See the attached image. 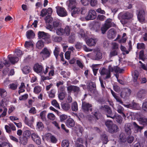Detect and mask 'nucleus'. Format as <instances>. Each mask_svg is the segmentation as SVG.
Wrapping results in <instances>:
<instances>
[{"label":"nucleus","mask_w":147,"mask_h":147,"mask_svg":"<svg viewBox=\"0 0 147 147\" xmlns=\"http://www.w3.org/2000/svg\"><path fill=\"white\" fill-rule=\"evenodd\" d=\"M132 115L134 117L135 119L137 120L140 124L144 125H147V118L140 113H133Z\"/></svg>","instance_id":"f257e3e1"},{"label":"nucleus","mask_w":147,"mask_h":147,"mask_svg":"<svg viewBox=\"0 0 147 147\" xmlns=\"http://www.w3.org/2000/svg\"><path fill=\"white\" fill-rule=\"evenodd\" d=\"M38 35L39 38L44 40L45 43L48 44L51 42L50 36L48 33L43 31H39L38 33Z\"/></svg>","instance_id":"f03ea898"},{"label":"nucleus","mask_w":147,"mask_h":147,"mask_svg":"<svg viewBox=\"0 0 147 147\" xmlns=\"http://www.w3.org/2000/svg\"><path fill=\"white\" fill-rule=\"evenodd\" d=\"M57 34L59 36L65 35L68 36L70 34V28L68 26H66L64 29L62 28H60L56 30Z\"/></svg>","instance_id":"7ed1b4c3"},{"label":"nucleus","mask_w":147,"mask_h":147,"mask_svg":"<svg viewBox=\"0 0 147 147\" xmlns=\"http://www.w3.org/2000/svg\"><path fill=\"white\" fill-rule=\"evenodd\" d=\"M57 14L61 17H65L67 16V12L65 9L63 7L57 6L56 7Z\"/></svg>","instance_id":"20e7f679"},{"label":"nucleus","mask_w":147,"mask_h":147,"mask_svg":"<svg viewBox=\"0 0 147 147\" xmlns=\"http://www.w3.org/2000/svg\"><path fill=\"white\" fill-rule=\"evenodd\" d=\"M123 105L126 107L135 110H140L141 109L139 104L134 102L128 105L123 104Z\"/></svg>","instance_id":"39448f33"},{"label":"nucleus","mask_w":147,"mask_h":147,"mask_svg":"<svg viewBox=\"0 0 147 147\" xmlns=\"http://www.w3.org/2000/svg\"><path fill=\"white\" fill-rule=\"evenodd\" d=\"M139 75V73L137 70H135L132 74L133 84L135 86L139 85V83L137 80Z\"/></svg>","instance_id":"423d86ee"},{"label":"nucleus","mask_w":147,"mask_h":147,"mask_svg":"<svg viewBox=\"0 0 147 147\" xmlns=\"http://www.w3.org/2000/svg\"><path fill=\"white\" fill-rule=\"evenodd\" d=\"M145 12L144 10L141 9L139 10L138 14V18L139 21L141 23H143L145 20Z\"/></svg>","instance_id":"0eeeda50"},{"label":"nucleus","mask_w":147,"mask_h":147,"mask_svg":"<svg viewBox=\"0 0 147 147\" xmlns=\"http://www.w3.org/2000/svg\"><path fill=\"white\" fill-rule=\"evenodd\" d=\"M101 109L104 110L107 112V113H106V115L108 117H110L114 119V116H112L111 110L108 106L104 105V107H102Z\"/></svg>","instance_id":"6e6552de"},{"label":"nucleus","mask_w":147,"mask_h":147,"mask_svg":"<svg viewBox=\"0 0 147 147\" xmlns=\"http://www.w3.org/2000/svg\"><path fill=\"white\" fill-rule=\"evenodd\" d=\"M131 93V90L129 89L126 88L123 89L121 92L120 96L123 98H126L129 97Z\"/></svg>","instance_id":"1a4fd4ad"},{"label":"nucleus","mask_w":147,"mask_h":147,"mask_svg":"<svg viewBox=\"0 0 147 147\" xmlns=\"http://www.w3.org/2000/svg\"><path fill=\"white\" fill-rule=\"evenodd\" d=\"M96 16L95 11L94 10H90L89 11L88 15L85 17L86 20H93L95 19Z\"/></svg>","instance_id":"9d476101"},{"label":"nucleus","mask_w":147,"mask_h":147,"mask_svg":"<svg viewBox=\"0 0 147 147\" xmlns=\"http://www.w3.org/2000/svg\"><path fill=\"white\" fill-rule=\"evenodd\" d=\"M43 67L42 65L38 63H36L33 67L34 71L37 74H41L42 73Z\"/></svg>","instance_id":"9b49d317"},{"label":"nucleus","mask_w":147,"mask_h":147,"mask_svg":"<svg viewBox=\"0 0 147 147\" xmlns=\"http://www.w3.org/2000/svg\"><path fill=\"white\" fill-rule=\"evenodd\" d=\"M100 74L101 75H106L105 79H107L109 78L111 76V73L109 71L104 68H102L99 70Z\"/></svg>","instance_id":"f8f14e48"},{"label":"nucleus","mask_w":147,"mask_h":147,"mask_svg":"<svg viewBox=\"0 0 147 147\" xmlns=\"http://www.w3.org/2000/svg\"><path fill=\"white\" fill-rule=\"evenodd\" d=\"M146 91L143 89L139 90L136 93V97L139 98L143 99L146 94Z\"/></svg>","instance_id":"ddd939ff"},{"label":"nucleus","mask_w":147,"mask_h":147,"mask_svg":"<svg viewBox=\"0 0 147 147\" xmlns=\"http://www.w3.org/2000/svg\"><path fill=\"white\" fill-rule=\"evenodd\" d=\"M51 51L49 50L47 48L45 47L40 52L41 54H42L43 57L44 56L46 58L49 57L50 55Z\"/></svg>","instance_id":"4468645a"},{"label":"nucleus","mask_w":147,"mask_h":147,"mask_svg":"<svg viewBox=\"0 0 147 147\" xmlns=\"http://www.w3.org/2000/svg\"><path fill=\"white\" fill-rule=\"evenodd\" d=\"M116 33L113 29H110L107 32V37L110 39H114L116 36Z\"/></svg>","instance_id":"2eb2a0df"},{"label":"nucleus","mask_w":147,"mask_h":147,"mask_svg":"<svg viewBox=\"0 0 147 147\" xmlns=\"http://www.w3.org/2000/svg\"><path fill=\"white\" fill-rule=\"evenodd\" d=\"M92 107L91 105L85 102H82V108L84 111H87Z\"/></svg>","instance_id":"dca6fc26"},{"label":"nucleus","mask_w":147,"mask_h":147,"mask_svg":"<svg viewBox=\"0 0 147 147\" xmlns=\"http://www.w3.org/2000/svg\"><path fill=\"white\" fill-rule=\"evenodd\" d=\"M132 125L134 129L135 133H137L138 131H141L143 128L142 127L139 126L135 122L132 123Z\"/></svg>","instance_id":"f3484780"},{"label":"nucleus","mask_w":147,"mask_h":147,"mask_svg":"<svg viewBox=\"0 0 147 147\" xmlns=\"http://www.w3.org/2000/svg\"><path fill=\"white\" fill-rule=\"evenodd\" d=\"M52 25L49 24L48 26V27L49 29L51 30L54 28L55 29L56 28H57L59 25V23L57 21H55L53 22L52 23Z\"/></svg>","instance_id":"a211bd4d"},{"label":"nucleus","mask_w":147,"mask_h":147,"mask_svg":"<svg viewBox=\"0 0 147 147\" xmlns=\"http://www.w3.org/2000/svg\"><path fill=\"white\" fill-rule=\"evenodd\" d=\"M88 89L90 91L92 92H94L96 89L95 84L93 82H90L89 83L88 85Z\"/></svg>","instance_id":"6ab92c4d"},{"label":"nucleus","mask_w":147,"mask_h":147,"mask_svg":"<svg viewBox=\"0 0 147 147\" xmlns=\"http://www.w3.org/2000/svg\"><path fill=\"white\" fill-rule=\"evenodd\" d=\"M96 40L95 39L90 38L87 40V44L90 46L95 45L96 44Z\"/></svg>","instance_id":"aec40b11"},{"label":"nucleus","mask_w":147,"mask_h":147,"mask_svg":"<svg viewBox=\"0 0 147 147\" xmlns=\"http://www.w3.org/2000/svg\"><path fill=\"white\" fill-rule=\"evenodd\" d=\"M119 130L118 126L115 124H113L108 129L109 131L111 133L117 132Z\"/></svg>","instance_id":"412c9836"},{"label":"nucleus","mask_w":147,"mask_h":147,"mask_svg":"<svg viewBox=\"0 0 147 147\" xmlns=\"http://www.w3.org/2000/svg\"><path fill=\"white\" fill-rule=\"evenodd\" d=\"M111 91L113 96L116 100L117 101L119 102L120 104H123V102L120 98L117 95V94L115 93L113 90L111 89Z\"/></svg>","instance_id":"4be33fe9"},{"label":"nucleus","mask_w":147,"mask_h":147,"mask_svg":"<svg viewBox=\"0 0 147 147\" xmlns=\"http://www.w3.org/2000/svg\"><path fill=\"white\" fill-rule=\"evenodd\" d=\"M133 14L132 13L127 12L124 13L122 16V18L123 19H129L131 18L133 16Z\"/></svg>","instance_id":"5701e85b"},{"label":"nucleus","mask_w":147,"mask_h":147,"mask_svg":"<svg viewBox=\"0 0 147 147\" xmlns=\"http://www.w3.org/2000/svg\"><path fill=\"white\" fill-rule=\"evenodd\" d=\"M35 35L33 31L32 30H29L26 32V36L28 39H31L34 37Z\"/></svg>","instance_id":"b1692460"},{"label":"nucleus","mask_w":147,"mask_h":147,"mask_svg":"<svg viewBox=\"0 0 147 147\" xmlns=\"http://www.w3.org/2000/svg\"><path fill=\"white\" fill-rule=\"evenodd\" d=\"M66 125L68 127H74V120L71 118L68 119L66 122Z\"/></svg>","instance_id":"393cba45"},{"label":"nucleus","mask_w":147,"mask_h":147,"mask_svg":"<svg viewBox=\"0 0 147 147\" xmlns=\"http://www.w3.org/2000/svg\"><path fill=\"white\" fill-rule=\"evenodd\" d=\"M8 57L9 58L10 62L12 64H15V63L17 62L19 60V58L16 56L10 57L9 55H8Z\"/></svg>","instance_id":"a878e982"},{"label":"nucleus","mask_w":147,"mask_h":147,"mask_svg":"<svg viewBox=\"0 0 147 147\" xmlns=\"http://www.w3.org/2000/svg\"><path fill=\"white\" fill-rule=\"evenodd\" d=\"M31 68L30 67L27 65L25 66L22 69V71L24 74H27L29 73L31 71Z\"/></svg>","instance_id":"bb28decb"},{"label":"nucleus","mask_w":147,"mask_h":147,"mask_svg":"<svg viewBox=\"0 0 147 147\" xmlns=\"http://www.w3.org/2000/svg\"><path fill=\"white\" fill-rule=\"evenodd\" d=\"M96 55L93 56L92 57L93 59L94 60H97L101 59L102 57V54L99 51L97 52L96 53Z\"/></svg>","instance_id":"cd10ccee"},{"label":"nucleus","mask_w":147,"mask_h":147,"mask_svg":"<svg viewBox=\"0 0 147 147\" xmlns=\"http://www.w3.org/2000/svg\"><path fill=\"white\" fill-rule=\"evenodd\" d=\"M112 21V19L110 18L108 19L106 21L104 24L107 26L108 27L110 28L111 26H113L115 25L114 23L111 22Z\"/></svg>","instance_id":"c85d7f7f"},{"label":"nucleus","mask_w":147,"mask_h":147,"mask_svg":"<svg viewBox=\"0 0 147 147\" xmlns=\"http://www.w3.org/2000/svg\"><path fill=\"white\" fill-rule=\"evenodd\" d=\"M131 125L130 123H127L125 126V131L128 134H130L131 133Z\"/></svg>","instance_id":"c756f323"},{"label":"nucleus","mask_w":147,"mask_h":147,"mask_svg":"<svg viewBox=\"0 0 147 147\" xmlns=\"http://www.w3.org/2000/svg\"><path fill=\"white\" fill-rule=\"evenodd\" d=\"M116 110H117L119 113L122 114L124 117H125V115L123 112L124 110V109L121 105H117V107Z\"/></svg>","instance_id":"7c9ffc66"},{"label":"nucleus","mask_w":147,"mask_h":147,"mask_svg":"<svg viewBox=\"0 0 147 147\" xmlns=\"http://www.w3.org/2000/svg\"><path fill=\"white\" fill-rule=\"evenodd\" d=\"M44 46V42L42 40L38 41L36 43V47L38 49H41Z\"/></svg>","instance_id":"2f4dec72"},{"label":"nucleus","mask_w":147,"mask_h":147,"mask_svg":"<svg viewBox=\"0 0 147 147\" xmlns=\"http://www.w3.org/2000/svg\"><path fill=\"white\" fill-rule=\"evenodd\" d=\"M60 51V49L59 47H55V50L53 51V53L57 59L58 58Z\"/></svg>","instance_id":"473e14b6"},{"label":"nucleus","mask_w":147,"mask_h":147,"mask_svg":"<svg viewBox=\"0 0 147 147\" xmlns=\"http://www.w3.org/2000/svg\"><path fill=\"white\" fill-rule=\"evenodd\" d=\"M68 9L69 11H71L74 9V0H69Z\"/></svg>","instance_id":"72a5a7b5"},{"label":"nucleus","mask_w":147,"mask_h":147,"mask_svg":"<svg viewBox=\"0 0 147 147\" xmlns=\"http://www.w3.org/2000/svg\"><path fill=\"white\" fill-rule=\"evenodd\" d=\"M119 138V141L122 142H125L127 140L125 135L123 133L120 134Z\"/></svg>","instance_id":"f704fd0d"},{"label":"nucleus","mask_w":147,"mask_h":147,"mask_svg":"<svg viewBox=\"0 0 147 147\" xmlns=\"http://www.w3.org/2000/svg\"><path fill=\"white\" fill-rule=\"evenodd\" d=\"M7 94V92L5 90L0 88V96L2 98H4L6 96Z\"/></svg>","instance_id":"c9c22d12"},{"label":"nucleus","mask_w":147,"mask_h":147,"mask_svg":"<svg viewBox=\"0 0 147 147\" xmlns=\"http://www.w3.org/2000/svg\"><path fill=\"white\" fill-rule=\"evenodd\" d=\"M62 108L65 111H67L69 109L70 105L67 103H63L61 104Z\"/></svg>","instance_id":"e433bc0d"},{"label":"nucleus","mask_w":147,"mask_h":147,"mask_svg":"<svg viewBox=\"0 0 147 147\" xmlns=\"http://www.w3.org/2000/svg\"><path fill=\"white\" fill-rule=\"evenodd\" d=\"M69 143L67 140H64L61 142L62 147H68L69 146Z\"/></svg>","instance_id":"4c0bfd02"},{"label":"nucleus","mask_w":147,"mask_h":147,"mask_svg":"<svg viewBox=\"0 0 147 147\" xmlns=\"http://www.w3.org/2000/svg\"><path fill=\"white\" fill-rule=\"evenodd\" d=\"M66 94V93L65 92H60L59 94L58 95L59 99L60 100H63L65 98Z\"/></svg>","instance_id":"58836bf2"},{"label":"nucleus","mask_w":147,"mask_h":147,"mask_svg":"<svg viewBox=\"0 0 147 147\" xmlns=\"http://www.w3.org/2000/svg\"><path fill=\"white\" fill-rule=\"evenodd\" d=\"M55 90L54 89H51L50 91L47 92L49 96L51 98H54L55 97Z\"/></svg>","instance_id":"ea45409f"},{"label":"nucleus","mask_w":147,"mask_h":147,"mask_svg":"<svg viewBox=\"0 0 147 147\" xmlns=\"http://www.w3.org/2000/svg\"><path fill=\"white\" fill-rule=\"evenodd\" d=\"M41 90V88L40 86H36L34 88V92L36 94L39 93Z\"/></svg>","instance_id":"a19ab883"},{"label":"nucleus","mask_w":147,"mask_h":147,"mask_svg":"<svg viewBox=\"0 0 147 147\" xmlns=\"http://www.w3.org/2000/svg\"><path fill=\"white\" fill-rule=\"evenodd\" d=\"M28 138L27 137L23 136L22 138L20 139V142L24 145H26L27 142Z\"/></svg>","instance_id":"79ce46f5"},{"label":"nucleus","mask_w":147,"mask_h":147,"mask_svg":"<svg viewBox=\"0 0 147 147\" xmlns=\"http://www.w3.org/2000/svg\"><path fill=\"white\" fill-rule=\"evenodd\" d=\"M109 28L107 26H106L104 24L103 25H102L101 28V31L102 33V34H104L106 32L107 30Z\"/></svg>","instance_id":"37998d69"},{"label":"nucleus","mask_w":147,"mask_h":147,"mask_svg":"<svg viewBox=\"0 0 147 147\" xmlns=\"http://www.w3.org/2000/svg\"><path fill=\"white\" fill-rule=\"evenodd\" d=\"M118 55V50H115L111 51L110 53L109 57H111Z\"/></svg>","instance_id":"c03bdc74"},{"label":"nucleus","mask_w":147,"mask_h":147,"mask_svg":"<svg viewBox=\"0 0 147 147\" xmlns=\"http://www.w3.org/2000/svg\"><path fill=\"white\" fill-rule=\"evenodd\" d=\"M105 125L107 127L108 129H109L110 127L113 125V124L112 122L109 120H107L105 122Z\"/></svg>","instance_id":"a18cd8bd"},{"label":"nucleus","mask_w":147,"mask_h":147,"mask_svg":"<svg viewBox=\"0 0 147 147\" xmlns=\"http://www.w3.org/2000/svg\"><path fill=\"white\" fill-rule=\"evenodd\" d=\"M53 40L55 42H59L62 40V38L60 36H53Z\"/></svg>","instance_id":"49530a36"},{"label":"nucleus","mask_w":147,"mask_h":147,"mask_svg":"<svg viewBox=\"0 0 147 147\" xmlns=\"http://www.w3.org/2000/svg\"><path fill=\"white\" fill-rule=\"evenodd\" d=\"M28 94H25L20 96L19 98V100H26L28 97Z\"/></svg>","instance_id":"de8ad7c7"},{"label":"nucleus","mask_w":147,"mask_h":147,"mask_svg":"<svg viewBox=\"0 0 147 147\" xmlns=\"http://www.w3.org/2000/svg\"><path fill=\"white\" fill-rule=\"evenodd\" d=\"M24 46L26 48L32 47L33 46V44L31 41H26L24 44Z\"/></svg>","instance_id":"09e8293b"},{"label":"nucleus","mask_w":147,"mask_h":147,"mask_svg":"<svg viewBox=\"0 0 147 147\" xmlns=\"http://www.w3.org/2000/svg\"><path fill=\"white\" fill-rule=\"evenodd\" d=\"M30 131L29 130H27L24 132L23 136L28 138L30 137Z\"/></svg>","instance_id":"8fccbe9b"},{"label":"nucleus","mask_w":147,"mask_h":147,"mask_svg":"<svg viewBox=\"0 0 147 147\" xmlns=\"http://www.w3.org/2000/svg\"><path fill=\"white\" fill-rule=\"evenodd\" d=\"M142 109L144 112H147V101H144L143 102Z\"/></svg>","instance_id":"3c124183"},{"label":"nucleus","mask_w":147,"mask_h":147,"mask_svg":"<svg viewBox=\"0 0 147 147\" xmlns=\"http://www.w3.org/2000/svg\"><path fill=\"white\" fill-rule=\"evenodd\" d=\"M45 20L46 23H49L52 22L53 18L51 17L50 15H49L45 17Z\"/></svg>","instance_id":"603ef678"},{"label":"nucleus","mask_w":147,"mask_h":147,"mask_svg":"<svg viewBox=\"0 0 147 147\" xmlns=\"http://www.w3.org/2000/svg\"><path fill=\"white\" fill-rule=\"evenodd\" d=\"M51 104L53 106L60 109L59 105L56 100L55 99L53 100L51 102Z\"/></svg>","instance_id":"864d4df0"},{"label":"nucleus","mask_w":147,"mask_h":147,"mask_svg":"<svg viewBox=\"0 0 147 147\" xmlns=\"http://www.w3.org/2000/svg\"><path fill=\"white\" fill-rule=\"evenodd\" d=\"M80 93V90L79 87L74 86V95L77 96Z\"/></svg>","instance_id":"5fc2aeb1"},{"label":"nucleus","mask_w":147,"mask_h":147,"mask_svg":"<svg viewBox=\"0 0 147 147\" xmlns=\"http://www.w3.org/2000/svg\"><path fill=\"white\" fill-rule=\"evenodd\" d=\"M37 126L40 130H42L44 128L43 124L41 122H38L37 123Z\"/></svg>","instance_id":"6e6d98bb"},{"label":"nucleus","mask_w":147,"mask_h":147,"mask_svg":"<svg viewBox=\"0 0 147 147\" xmlns=\"http://www.w3.org/2000/svg\"><path fill=\"white\" fill-rule=\"evenodd\" d=\"M33 140L38 145H39L41 144V141L40 138L38 136L36 137V138Z\"/></svg>","instance_id":"4d7b16f0"},{"label":"nucleus","mask_w":147,"mask_h":147,"mask_svg":"<svg viewBox=\"0 0 147 147\" xmlns=\"http://www.w3.org/2000/svg\"><path fill=\"white\" fill-rule=\"evenodd\" d=\"M50 140L51 142L55 143L57 142V140L54 136L51 135L50 137Z\"/></svg>","instance_id":"13d9d810"},{"label":"nucleus","mask_w":147,"mask_h":147,"mask_svg":"<svg viewBox=\"0 0 147 147\" xmlns=\"http://www.w3.org/2000/svg\"><path fill=\"white\" fill-rule=\"evenodd\" d=\"M10 88L12 90H15L17 88L18 85L17 84H14L12 83L9 85Z\"/></svg>","instance_id":"bf43d9fd"},{"label":"nucleus","mask_w":147,"mask_h":147,"mask_svg":"<svg viewBox=\"0 0 147 147\" xmlns=\"http://www.w3.org/2000/svg\"><path fill=\"white\" fill-rule=\"evenodd\" d=\"M47 13V10L46 9H43L41 11L40 16L42 17L45 16Z\"/></svg>","instance_id":"052dcab7"},{"label":"nucleus","mask_w":147,"mask_h":147,"mask_svg":"<svg viewBox=\"0 0 147 147\" xmlns=\"http://www.w3.org/2000/svg\"><path fill=\"white\" fill-rule=\"evenodd\" d=\"M47 117L50 120H53L55 119V117L54 114L52 113H50L48 114Z\"/></svg>","instance_id":"680f3d73"},{"label":"nucleus","mask_w":147,"mask_h":147,"mask_svg":"<svg viewBox=\"0 0 147 147\" xmlns=\"http://www.w3.org/2000/svg\"><path fill=\"white\" fill-rule=\"evenodd\" d=\"M137 48L138 49H144L145 48V45L142 43H138L137 45Z\"/></svg>","instance_id":"e2e57ef3"},{"label":"nucleus","mask_w":147,"mask_h":147,"mask_svg":"<svg viewBox=\"0 0 147 147\" xmlns=\"http://www.w3.org/2000/svg\"><path fill=\"white\" fill-rule=\"evenodd\" d=\"M123 71V69H121L117 66H115V73H121Z\"/></svg>","instance_id":"0e129e2a"},{"label":"nucleus","mask_w":147,"mask_h":147,"mask_svg":"<svg viewBox=\"0 0 147 147\" xmlns=\"http://www.w3.org/2000/svg\"><path fill=\"white\" fill-rule=\"evenodd\" d=\"M97 3L98 1L97 0H90V5L92 7L95 6Z\"/></svg>","instance_id":"69168bd1"},{"label":"nucleus","mask_w":147,"mask_h":147,"mask_svg":"<svg viewBox=\"0 0 147 147\" xmlns=\"http://www.w3.org/2000/svg\"><path fill=\"white\" fill-rule=\"evenodd\" d=\"M71 51H67L65 52V57L66 59L69 60L70 58Z\"/></svg>","instance_id":"338daca9"},{"label":"nucleus","mask_w":147,"mask_h":147,"mask_svg":"<svg viewBox=\"0 0 147 147\" xmlns=\"http://www.w3.org/2000/svg\"><path fill=\"white\" fill-rule=\"evenodd\" d=\"M67 116L65 114H62L60 116V120L61 121L65 120L67 118Z\"/></svg>","instance_id":"774afa93"}]
</instances>
